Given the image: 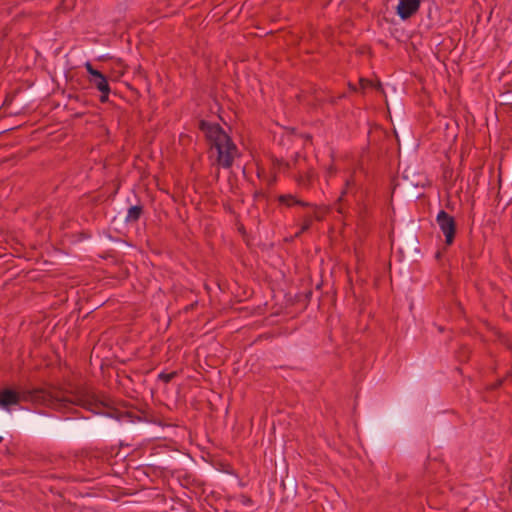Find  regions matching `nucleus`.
<instances>
[{
	"mask_svg": "<svg viewBox=\"0 0 512 512\" xmlns=\"http://www.w3.org/2000/svg\"><path fill=\"white\" fill-rule=\"evenodd\" d=\"M84 66L89 74V82L101 93V102H106L110 93V86L106 76L94 69L90 62H86Z\"/></svg>",
	"mask_w": 512,
	"mask_h": 512,
	"instance_id": "nucleus-3",
	"label": "nucleus"
},
{
	"mask_svg": "<svg viewBox=\"0 0 512 512\" xmlns=\"http://www.w3.org/2000/svg\"><path fill=\"white\" fill-rule=\"evenodd\" d=\"M159 378L162 379L164 382H169L172 378V374H164V373H161L159 375Z\"/></svg>",
	"mask_w": 512,
	"mask_h": 512,
	"instance_id": "nucleus-10",
	"label": "nucleus"
},
{
	"mask_svg": "<svg viewBox=\"0 0 512 512\" xmlns=\"http://www.w3.org/2000/svg\"><path fill=\"white\" fill-rule=\"evenodd\" d=\"M311 224H312V219L310 217L306 218L302 225L301 231L303 232V231L308 230L310 228Z\"/></svg>",
	"mask_w": 512,
	"mask_h": 512,
	"instance_id": "nucleus-9",
	"label": "nucleus"
},
{
	"mask_svg": "<svg viewBox=\"0 0 512 512\" xmlns=\"http://www.w3.org/2000/svg\"><path fill=\"white\" fill-rule=\"evenodd\" d=\"M2 440H3V438H2V436H0V442H2Z\"/></svg>",
	"mask_w": 512,
	"mask_h": 512,
	"instance_id": "nucleus-13",
	"label": "nucleus"
},
{
	"mask_svg": "<svg viewBox=\"0 0 512 512\" xmlns=\"http://www.w3.org/2000/svg\"><path fill=\"white\" fill-rule=\"evenodd\" d=\"M279 201L286 206H293L295 204H303L292 195H282L279 197Z\"/></svg>",
	"mask_w": 512,
	"mask_h": 512,
	"instance_id": "nucleus-8",
	"label": "nucleus"
},
{
	"mask_svg": "<svg viewBox=\"0 0 512 512\" xmlns=\"http://www.w3.org/2000/svg\"><path fill=\"white\" fill-rule=\"evenodd\" d=\"M201 129L217 151V164L230 168L234 159L239 156V151L229 135L218 124L202 122Z\"/></svg>",
	"mask_w": 512,
	"mask_h": 512,
	"instance_id": "nucleus-2",
	"label": "nucleus"
},
{
	"mask_svg": "<svg viewBox=\"0 0 512 512\" xmlns=\"http://www.w3.org/2000/svg\"><path fill=\"white\" fill-rule=\"evenodd\" d=\"M436 222L445 236V243L451 245L454 241L456 232V223L453 216L449 215L446 211L441 210L436 216Z\"/></svg>",
	"mask_w": 512,
	"mask_h": 512,
	"instance_id": "nucleus-4",
	"label": "nucleus"
},
{
	"mask_svg": "<svg viewBox=\"0 0 512 512\" xmlns=\"http://www.w3.org/2000/svg\"><path fill=\"white\" fill-rule=\"evenodd\" d=\"M22 402H31L33 404H42L50 406L54 409H62L66 406L67 401L58 399L50 395L42 389H20L14 390L6 388L0 391V408L11 411L13 406H17Z\"/></svg>",
	"mask_w": 512,
	"mask_h": 512,
	"instance_id": "nucleus-1",
	"label": "nucleus"
},
{
	"mask_svg": "<svg viewBox=\"0 0 512 512\" xmlns=\"http://www.w3.org/2000/svg\"><path fill=\"white\" fill-rule=\"evenodd\" d=\"M419 6V0H401L397 5L396 12L401 19L406 20L419 10Z\"/></svg>",
	"mask_w": 512,
	"mask_h": 512,
	"instance_id": "nucleus-5",
	"label": "nucleus"
},
{
	"mask_svg": "<svg viewBox=\"0 0 512 512\" xmlns=\"http://www.w3.org/2000/svg\"><path fill=\"white\" fill-rule=\"evenodd\" d=\"M315 218H316L317 220H320V219H321V216L319 215V213H318V212H316V213H315Z\"/></svg>",
	"mask_w": 512,
	"mask_h": 512,
	"instance_id": "nucleus-11",
	"label": "nucleus"
},
{
	"mask_svg": "<svg viewBox=\"0 0 512 512\" xmlns=\"http://www.w3.org/2000/svg\"><path fill=\"white\" fill-rule=\"evenodd\" d=\"M141 214H142L141 206H138V205L132 206L128 209L125 220L127 222H135L140 218Z\"/></svg>",
	"mask_w": 512,
	"mask_h": 512,
	"instance_id": "nucleus-6",
	"label": "nucleus"
},
{
	"mask_svg": "<svg viewBox=\"0 0 512 512\" xmlns=\"http://www.w3.org/2000/svg\"><path fill=\"white\" fill-rule=\"evenodd\" d=\"M234 506L248 508L250 509V511L247 512H251V509L253 508V501L251 500V498L245 495H241L235 499Z\"/></svg>",
	"mask_w": 512,
	"mask_h": 512,
	"instance_id": "nucleus-7",
	"label": "nucleus"
},
{
	"mask_svg": "<svg viewBox=\"0 0 512 512\" xmlns=\"http://www.w3.org/2000/svg\"><path fill=\"white\" fill-rule=\"evenodd\" d=\"M364 82H365L364 80H360V83H361L363 88H364Z\"/></svg>",
	"mask_w": 512,
	"mask_h": 512,
	"instance_id": "nucleus-12",
	"label": "nucleus"
}]
</instances>
